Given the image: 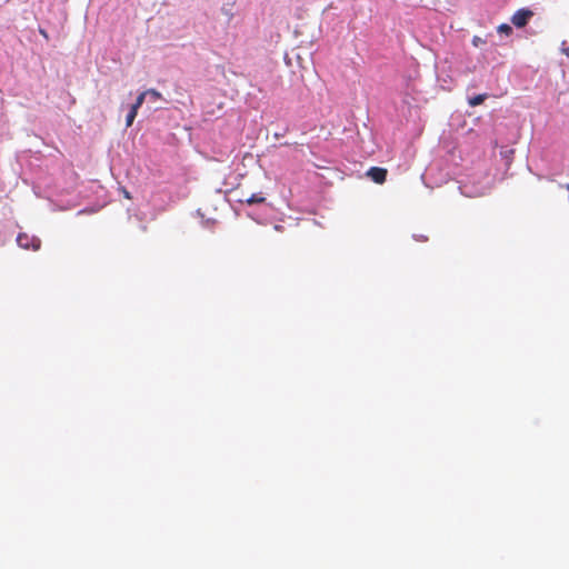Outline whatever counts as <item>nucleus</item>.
I'll list each match as a JSON object with an SVG mask.
<instances>
[{
    "label": "nucleus",
    "instance_id": "obj_1",
    "mask_svg": "<svg viewBox=\"0 0 569 569\" xmlns=\"http://www.w3.org/2000/svg\"><path fill=\"white\" fill-rule=\"evenodd\" d=\"M18 247L24 250L38 251L41 248V239L34 234L19 232L16 238Z\"/></svg>",
    "mask_w": 569,
    "mask_h": 569
},
{
    "label": "nucleus",
    "instance_id": "obj_2",
    "mask_svg": "<svg viewBox=\"0 0 569 569\" xmlns=\"http://www.w3.org/2000/svg\"><path fill=\"white\" fill-rule=\"evenodd\" d=\"M535 12L529 7H523L515 11L510 18L511 24L517 29H522L528 26Z\"/></svg>",
    "mask_w": 569,
    "mask_h": 569
},
{
    "label": "nucleus",
    "instance_id": "obj_3",
    "mask_svg": "<svg viewBox=\"0 0 569 569\" xmlns=\"http://www.w3.org/2000/svg\"><path fill=\"white\" fill-rule=\"evenodd\" d=\"M174 201L171 192L164 189L154 193L151 198L152 207L159 210H166V206Z\"/></svg>",
    "mask_w": 569,
    "mask_h": 569
},
{
    "label": "nucleus",
    "instance_id": "obj_4",
    "mask_svg": "<svg viewBox=\"0 0 569 569\" xmlns=\"http://www.w3.org/2000/svg\"><path fill=\"white\" fill-rule=\"evenodd\" d=\"M146 100V92H141L136 98V101L130 106L129 111L126 116V127H131L134 119L137 118L138 111Z\"/></svg>",
    "mask_w": 569,
    "mask_h": 569
},
{
    "label": "nucleus",
    "instance_id": "obj_5",
    "mask_svg": "<svg viewBox=\"0 0 569 569\" xmlns=\"http://www.w3.org/2000/svg\"><path fill=\"white\" fill-rule=\"evenodd\" d=\"M388 170L382 167L373 166L366 171V177L377 184H382L383 182H386Z\"/></svg>",
    "mask_w": 569,
    "mask_h": 569
},
{
    "label": "nucleus",
    "instance_id": "obj_6",
    "mask_svg": "<svg viewBox=\"0 0 569 569\" xmlns=\"http://www.w3.org/2000/svg\"><path fill=\"white\" fill-rule=\"evenodd\" d=\"M488 97L489 96L487 93L473 94L471 97H468V103L471 107H477L482 104L488 99Z\"/></svg>",
    "mask_w": 569,
    "mask_h": 569
},
{
    "label": "nucleus",
    "instance_id": "obj_7",
    "mask_svg": "<svg viewBox=\"0 0 569 569\" xmlns=\"http://www.w3.org/2000/svg\"><path fill=\"white\" fill-rule=\"evenodd\" d=\"M497 32L501 37L509 38L513 34V26L509 23H501L497 27Z\"/></svg>",
    "mask_w": 569,
    "mask_h": 569
},
{
    "label": "nucleus",
    "instance_id": "obj_8",
    "mask_svg": "<svg viewBox=\"0 0 569 569\" xmlns=\"http://www.w3.org/2000/svg\"><path fill=\"white\" fill-rule=\"evenodd\" d=\"M266 200L267 199L262 196V193H252L248 199H246L244 202L249 206H252V204L264 203Z\"/></svg>",
    "mask_w": 569,
    "mask_h": 569
},
{
    "label": "nucleus",
    "instance_id": "obj_9",
    "mask_svg": "<svg viewBox=\"0 0 569 569\" xmlns=\"http://www.w3.org/2000/svg\"><path fill=\"white\" fill-rule=\"evenodd\" d=\"M233 2L232 3H224L221 7V13L226 16L229 20L233 17Z\"/></svg>",
    "mask_w": 569,
    "mask_h": 569
},
{
    "label": "nucleus",
    "instance_id": "obj_10",
    "mask_svg": "<svg viewBox=\"0 0 569 569\" xmlns=\"http://www.w3.org/2000/svg\"><path fill=\"white\" fill-rule=\"evenodd\" d=\"M513 153H515L513 149H506V150L500 151V154L506 160L507 164L509 163V160L511 159Z\"/></svg>",
    "mask_w": 569,
    "mask_h": 569
},
{
    "label": "nucleus",
    "instance_id": "obj_11",
    "mask_svg": "<svg viewBox=\"0 0 569 569\" xmlns=\"http://www.w3.org/2000/svg\"><path fill=\"white\" fill-rule=\"evenodd\" d=\"M144 92H146V97H147V96H151V97H153L154 99H157V98H160V97H161L160 92H158V91H157V90H154V89H149V90H146Z\"/></svg>",
    "mask_w": 569,
    "mask_h": 569
},
{
    "label": "nucleus",
    "instance_id": "obj_12",
    "mask_svg": "<svg viewBox=\"0 0 569 569\" xmlns=\"http://www.w3.org/2000/svg\"><path fill=\"white\" fill-rule=\"evenodd\" d=\"M560 51L569 58V46L567 41L561 42Z\"/></svg>",
    "mask_w": 569,
    "mask_h": 569
},
{
    "label": "nucleus",
    "instance_id": "obj_13",
    "mask_svg": "<svg viewBox=\"0 0 569 569\" xmlns=\"http://www.w3.org/2000/svg\"><path fill=\"white\" fill-rule=\"evenodd\" d=\"M216 220L214 219H206L202 221V226L204 228H211L213 224H216Z\"/></svg>",
    "mask_w": 569,
    "mask_h": 569
},
{
    "label": "nucleus",
    "instance_id": "obj_14",
    "mask_svg": "<svg viewBox=\"0 0 569 569\" xmlns=\"http://www.w3.org/2000/svg\"><path fill=\"white\" fill-rule=\"evenodd\" d=\"M120 191H121V193L123 194L124 198L131 199V193L124 187H121Z\"/></svg>",
    "mask_w": 569,
    "mask_h": 569
},
{
    "label": "nucleus",
    "instance_id": "obj_15",
    "mask_svg": "<svg viewBox=\"0 0 569 569\" xmlns=\"http://www.w3.org/2000/svg\"><path fill=\"white\" fill-rule=\"evenodd\" d=\"M413 239L417 241H427L428 237H426L423 234H413Z\"/></svg>",
    "mask_w": 569,
    "mask_h": 569
},
{
    "label": "nucleus",
    "instance_id": "obj_16",
    "mask_svg": "<svg viewBox=\"0 0 569 569\" xmlns=\"http://www.w3.org/2000/svg\"><path fill=\"white\" fill-rule=\"evenodd\" d=\"M483 42H485V41H483L481 38L477 37V36H476V37H473V39H472V43H473V46H476V47H478V46H479V43H483Z\"/></svg>",
    "mask_w": 569,
    "mask_h": 569
},
{
    "label": "nucleus",
    "instance_id": "obj_17",
    "mask_svg": "<svg viewBox=\"0 0 569 569\" xmlns=\"http://www.w3.org/2000/svg\"><path fill=\"white\" fill-rule=\"evenodd\" d=\"M39 33H40L44 39H47V40L49 39V34H48V32H47L44 29L40 28V29H39Z\"/></svg>",
    "mask_w": 569,
    "mask_h": 569
},
{
    "label": "nucleus",
    "instance_id": "obj_18",
    "mask_svg": "<svg viewBox=\"0 0 569 569\" xmlns=\"http://www.w3.org/2000/svg\"><path fill=\"white\" fill-rule=\"evenodd\" d=\"M249 218H251L252 220L257 221V222H260L259 218L253 213V212H248L247 213Z\"/></svg>",
    "mask_w": 569,
    "mask_h": 569
},
{
    "label": "nucleus",
    "instance_id": "obj_19",
    "mask_svg": "<svg viewBox=\"0 0 569 569\" xmlns=\"http://www.w3.org/2000/svg\"><path fill=\"white\" fill-rule=\"evenodd\" d=\"M197 214H199V216H201L203 218V214L201 213L200 209L197 210Z\"/></svg>",
    "mask_w": 569,
    "mask_h": 569
}]
</instances>
